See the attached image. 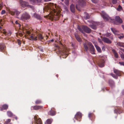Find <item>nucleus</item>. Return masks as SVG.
I'll use <instances>...</instances> for the list:
<instances>
[{
  "label": "nucleus",
  "mask_w": 124,
  "mask_h": 124,
  "mask_svg": "<svg viewBox=\"0 0 124 124\" xmlns=\"http://www.w3.org/2000/svg\"><path fill=\"white\" fill-rule=\"evenodd\" d=\"M56 5L55 4L54 6L53 3H50L48 4L46 8V10L49 11L50 13L46 17L47 18L51 20H57L59 19L61 15L60 11H57L54 8L56 9Z\"/></svg>",
  "instance_id": "1"
},
{
  "label": "nucleus",
  "mask_w": 124,
  "mask_h": 124,
  "mask_svg": "<svg viewBox=\"0 0 124 124\" xmlns=\"http://www.w3.org/2000/svg\"><path fill=\"white\" fill-rule=\"evenodd\" d=\"M58 45H55V51L58 54L61 55H66L67 56V48L63 45L60 41L59 42Z\"/></svg>",
  "instance_id": "2"
},
{
  "label": "nucleus",
  "mask_w": 124,
  "mask_h": 124,
  "mask_svg": "<svg viewBox=\"0 0 124 124\" xmlns=\"http://www.w3.org/2000/svg\"><path fill=\"white\" fill-rule=\"evenodd\" d=\"M84 46L85 51H87L89 48L90 52L92 54H95V49L92 43L90 42H86L84 43Z\"/></svg>",
  "instance_id": "3"
},
{
  "label": "nucleus",
  "mask_w": 124,
  "mask_h": 124,
  "mask_svg": "<svg viewBox=\"0 0 124 124\" xmlns=\"http://www.w3.org/2000/svg\"><path fill=\"white\" fill-rule=\"evenodd\" d=\"M78 29L82 33H83L85 32L87 33H90L91 31V30L90 28L85 25L82 26V28L80 27H78Z\"/></svg>",
  "instance_id": "4"
},
{
  "label": "nucleus",
  "mask_w": 124,
  "mask_h": 124,
  "mask_svg": "<svg viewBox=\"0 0 124 124\" xmlns=\"http://www.w3.org/2000/svg\"><path fill=\"white\" fill-rule=\"evenodd\" d=\"M88 0H79L78 3L79 5L77 4L76 5V8L78 10H79L80 8L79 7V5L80 6H82L85 5L86 3V1Z\"/></svg>",
  "instance_id": "5"
},
{
  "label": "nucleus",
  "mask_w": 124,
  "mask_h": 124,
  "mask_svg": "<svg viewBox=\"0 0 124 124\" xmlns=\"http://www.w3.org/2000/svg\"><path fill=\"white\" fill-rule=\"evenodd\" d=\"M101 15L104 20L105 21H108L110 20L111 19L103 11L102 12L101 14Z\"/></svg>",
  "instance_id": "6"
},
{
  "label": "nucleus",
  "mask_w": 124,
  "mask_h": 124,
  "mask_svg": "<svg viewBox=\"0 0 124 124\" xmlns=\"http://www.w3.org/2000/svg\"><path fill=\"white\" fill-rule=\"evenodd\" d=\"M30 18V16L27 13H23L21 17V19L23 21L27 20Z\"/></svg>",
  "instance_id": "7"
},
{
  "label": "nucleus",
  "mask_w": 124,
  "mask_h": 124,
  "mask_svg": "<svg viewBox=\"0 0 124 124\" xmlns=\"http://www.w3.org/2000/svg\"><path fill=\"white\" fill-rule=\"evenodd\" d=\"M116 21L114 22V23L116 25L118 24V23H122L123 21L118 16H116L115 17Z\"/></svg>",
  "instance_id": "8"
},
{
  "label": "nucleus",
  "mask_w": 124,
  "mask_h": 124,
  "mask_svg": "<svg viewBox=\"0 0 124 124\" xmlns=\"http://www.w3.org/2000/svg\"><path fill=\"white\" fill-rule=\"evenodd\" d=\"M82 117V114L80 112H78L75 115L74 118L77 120L80 121Z\"/></svg>",
  "instance_id": "9"
},
{
  "label": "nucleus",
  "mask_w": 124,
  "mask_h": 124,
  "mask_svg": "<svg viewBox=\"0 0 124 124\" xmlns=\"http://www.w3.org/2000/svg\"><path fill=\"white\" fill-rule=\"evenodd\" d=\"M20 2L21 6L22 8H25L28 5V2L24 1L22 0H20Z\"/></svg>",
  "instance_id": "10"
},
{
  "label": "nucleus",
  "mask_w": 124,
  "mask_h": 124,
  "mask_svg": "<svg viewBox=\"0 0 124 124\" xmlns=\"http://www.w3.org/2000/svg\"><path fill=\"white\" fill-rule=\"evenodd\" d=\"M105 62L103 59H100L98 61V64L99 66L101 67H102L104 66Z\"/></svg>",
  "instance_id": "11"
},
{
  "label": "nucleus",
  "mask_w": 124,
  "mask_h": 124,
  "mask_svg": "<svg viewBox=\"0 0 124 124\" xmlns=\"http://www.w3.org/2000/svg\"><path fill=\"white\" fill-rule=\"evenodd\" d=\"M114 112L115 113L120 114L123 112V110L122 109L121 107H116L115 108Z\"/></svg>",
  "instance_id": "12"
},
{
  "label": "nucleus",
  "mask_w": 124,
  "mask_h": 124,
  "mask_svg": "<svg viewBox=\"0 0 124 124\" xmlns=\"http://www.w3.org/2000/svg\"><path fill=\"white\" fill-rule=\"evenodd\" d=\"M34 118L35 121L34 124H42L41 120L40 118H39L38 119L37 116H35Z\"/></svg>",
  "instance_id": "13"
},
{
  "label": "nucleus",
  "mask_w": 124,
  "mask_h": 124,
  "mask_svg": "<svg viewBox=\"0 0 124 124\" xmlns=\"http://www.w3.org/2000/svg\"><path fill=\"white\" fill-rule=\"evenodd\" d=\"M42 106H40L35 105L32 106L31 107V110H38L42 108Z\"/></svg>",
  "instance_id": "14"
},
{
  "label": "nucleus",
  "mask_w": 124,
  "mask_h": 124,
  "mask_svg": "<svg viewBox=\"0 0 124 124\" xmlns=\"http://www.w3.org/2000/svg\"><path fill=\"white\" fill-rule=\"evenodd\" d=\"M88 116L92 122H93L94 121L95 116L93 114L89 113L88 114Z\"/></svg>",
  "instance_id": "15"
},
{
  "label": "nucleus",
  "mask_w": 124,
  "mask_h": 124,
  "mask_svg": "<svg viewBox=\"0 0 124 124\" xmlns=\"http://www.w3.org/2000/svg\"><path fill=\"white\" fill-rule=\"evenodd\" d=\"M102 39L103 41L106 43L108 44H111L112 43V41L111 40L106 37H104L102 38Z\"/></svg>",
  "instance_id": "16"
},
{
  "label": "nucleus",
  "mask_w": 124,
  "mask_h": 124,
  "mask_svg": "<svg viewBox=\"0 0 124 124\" xmlns=\"http://www.w3.org/2000/svg\"><path fill=\"white\" fill-rule=\"evenodd\" d=\"M5 44L3 43H1L0 44V52H3L5 49Z\"/></svg>",
  "instance_id": "17"
},
{
  "label": "nucleus",
  "mask_w": 124,
  "mask_h": 124,
  "mask_svg": "<svg viewBox=\"0 0 124 124\" xmlns=\"http://www.w3.org/2000/svg\"><path fill=\"white\" fill-rule=\"evenodd\" d=\"M10 13L12 15H15L17 16H18L20 13V12L17 10L14 11H11Z\"/></svg>",
  "instance_id": "18"
},
{
  "label": "nucleus",
  "mask_w": 124,
  "mask_h": 124,
  "mask_svg": "<svg viewBox=\"0 0 124 124\" xmlns=\"http://www.w3.org/2000/svg\"><path fill=\"white\" fill-rule=\"evenodd\" d=\"M30 1L32 4L39 3L41 2V0H30Z\"/></svg>",
  "instance_id": "19"
},
{
  "label": "nucleus",
  "mask_w": 124,
  "mask_h": 124,
  "mask_svg": "<svg viewBox=\"0 0 124 124\" xmlns=\"http://www.w3.org/2000/svg\"><path fill=\"white\" fill-rule=\"evenodd\" d=\"M108 83L109 86L112 88L115 86V83L114 81L111 79H109L108 80Z\"/></svg>",
  "instance_id": "20"
},
{
  "label": "nucleus",
  "mask_w": 124,
  "mask_h": 124,
  "mask_svg": "<svg viewBox=\"0 0 124 124\" xmlns=\"http://www.w3.org/2000/svg\"><path fill=\"white\" fill-rule=\"evenodd\" d=\"M97 25V24L96 23H94L90 25L89 26L92 29L95 30L96 28V26Z\"/></svg>",
  "instance_id": "21"
},
{
  "label": "nucleus",
  "mask_w": 124,
  "mask_h": 124,
  "mask_svg": "<svg viewBox=\"0 0 124 124\" xmlns=\"http://www.w3.org/2000/svg\"><path fill=\"white\" fill-rule=\"evenodd\" d=\"M114 72L118 76H121V72L119 70L116 69H114Z\"/></svg>",
  "instance_id": "22"
},
{
  "label": "nucleus",
  "mask_w": 124,
  "mask_h": 124,
  "mask_svg": "<svg viewBox=\"0 0 124 124\" xmlns=\"http://www.w3.org/2000/svg\"><path fill=\"white\" fill-rule=\"evenodd\" d=\"M3 31H4L3 32H2L5 35V36H10L11 33L9 31L8 32H7L6 31V30L5 29H3Z\"/></svg>",
  "instance_id": "23"
},
{
  "label": "nucleus",
  "mask_w": 124,
  "mask_h": 124,
  "mask_svg": "<svg viewBox=\"0 0 124 124\" xmlns=\"http://www.w3.org/2000/svg\"><path fill=\"white\" fill-rule=\"evenodd\" d=\"M75 38L77 40L78 42H80L81 41L82 39L78 35L77 33L75 34Z\"/></svg>",
  "instance_id": "24"
},
{
  "label": "nucleus",
  "mask_w": 124,
  "mask_h": 124,
  "mask_svg": "<svg viewBox=\"0 0 124 124\" xmlns=\"http://www.w3.org/2000/svg\"><path fill=\"white\" fill-rule=\"evenodd\" d=\"M70 9L71 11L74 13L75 12V8L74 5L72 4L70 6Z\"/></svg>",
  "instance_id": "25"
},
{
  "label": "nucleus",
  "mask_w": 124,
  "mask_h": 124,
  "mask_svg": "<svg viewBox=\"0 0 124 124\" xmlns=\"http://www.w3.org/2000/svg\"><path fill=\"white\" fill-rule=\"evenodd\" d=\"M52 121L53 119L51 118L48 119L45 122V124H51Z\"/></svg>",
  "instance_id": "26"
},
{
  "label": "nucleus",
  "mask_w": 124,
  "mask_h": 124,
  "mask_svg": "<svg viewBox=\"0 0 124 124\" xmlns=\"http://www.w3.org/2000/svg\"><path fill=\"white\" fill-rule=\"evenodd\" d=\"M29 38L31 40H36L37 39V37L36 36H35L34 35L30 36Z\"/></svg>",
  "instance_id": "27"
},
{
  "label": "nucleus",
  "mask_w": 124,
  "mask_h": 124,
  "mask_svg": "<svg viewBox=\"0 0 124 124\" xmlns=\"http://www.w3.org/2000/svg\"><path fill=\"white\" fill-rule=\"evenodd\" d=\"M8 108V106L7 105L4 104L2 106V108L0 109V110L2 111L3 109H6Z\"/></svg>",
  "instance_id": "28"
},
{
  "label": "nucleus",
  "mask_w": 124,
  "mask_h": 124,
  "mask_svg": "<svg viewBox=\"0 0 124 124\" xmlns=\"http://www.w3.org/2000/svg\"><path fill=\"white\" fill-rule=\"evenodd\" d=\"M34 17L38 19H41V17L39 15L37 14L36 13H34Z\"/></svg>",
  "instance_id": "29"
},
{
  "label": "nucleus",
  "mask_w": 124,
  "mask_h": 124,
  "mask_svg": "<svg viewBox=\"0 0 124 124\" xmlns=\"http://www.w3.org/2000/svg\"><path fill=\"white\" fill-rule=\"evenodd\" d=\"M94 46L97 51L99 53H101V50L100 47L96 44L94 45Z\"/></svg>",
  "instance_id": "30"
},
{
  "label": "nucleus",
  "mask_w": 124,
  "mask_h": 124,
  "mask_svg": "<svg viewBox=\"0 0 124 124\" xmlns=\"http://www.w3.org/2000/svg\"><path fill=\"white\" fill-rule=\"evenodd\" d=\"M112 51L113 52L114 55L115 56L116 58H118V55L116 51L114 49H112Z\"/></svg>",
  "instance_id": "31"
},
{
  "label": "nucleus",
  "mask_w": 124,
  "mask_h": 124,
  "mask_svg": "<svg viewBox=\"0 0 124 124\" xmlns=\"http://www.w3.org/2000/svg\"><path fill=\"white\" fill-rule=\"evenodd\" d=\"M117 45L120 46L124 47V43L122 42H118L117 43Z\"/></svg>",
  "instance_id": "32"
},
{
  "label": "nucleus",
  "mask_w": 124,
  "mask_h": 124,
  "mask_svg": "<svg viewBox=\"0 0 124 124\" xmlns=\"http://www.w3.org/2000/svg\"><path fill=\"white\" fill-rule=\"evenodd\" d=\"M49 114L50 115L54 116L55 115V112L54 111H53L51 110L50 111Z\"/></svg>",
  "instance_id": "33"
},
{
  "label": "nucleus",
  "mask_w": 124,
  "mask_h": 124,
  "mask_svg": "<svg viewBox=\"0 0 124 124\" xmlns=\"http://www.w3.org/2000/svg\"><path fill=\"white\" fill-rule=\"evenodd\" d=\"M111 31L115 34L116 35L118 34V31H116L115 29L111 28Z\"/></svg>",
  "instance_id": "34"
},
{
  "label": "nucleus",
  "mask_w": 124,
  "mask_h": 124,
  "mask_svg": "<svg viewBox=\"0 0 124 124\" xmlns=\"http://www.w3.org/2000/svg\"><path fill=\"white\" fill-rule=\"evenodd\" d=\"M11 121V120L10 119H8L6 120L5 121L4 124H12L11 123H10Z\"/></svg>",
  "instance_id": "35"
},
{
  "label": "nucleus",
  "mask_w": 124,
  "mask_h": 124,
  "mask_svg": "<svg viewBox=\"0 0 124 124\" xmlns=\"http://www.w3.org/2000/svg\"><path fill=\"white\" fill-rule=\"evenodd\" d=\"M38 39L39 40H41L43 39V37L42 35L41 34H39L38 35Z\"/></svg>",
  "instance_id": "36"
},
{
  "label": "nucleus",
  "mask_w": 124,
  "mask_h": 124,
  "mask_svg": "<svg viewBox=\"0 0 124 124\" xmlns=\"http://www.w3.org/2000/svg\"><path fill=\"white\" fill-rule=\"evenodd\" d=\"M102 4L103 5V6H102V5H101V6L102 7L104 8L105 6H108V5L109 4L108 3H107L106 2H103L102 3Z\"/></svg>",
  "instance_id": "37"
},
{
  "label": "nucleus",
  "mask_w": 124,
  "mask_h": 124,
  "mask_svg": "<svg viewBox=\"0 0 124 124\" xmlns=\"http://www.w3.org/2000/svg\"><path fill=\"white\" fill-rule=\"evenodd\" d=\"M85 15L84 16L85 18V19H89L90 18V16L89 14L87 13H86L85 14Z\"/></svg>",
  "instance_id": "38"
},
{
  "label": "nucleus",
  "mask_w": 124,
  "mask_h": 124,
  "mask_svg": "<svg viewBox=\"0 0 124 124\" xmlns=\"http://www.w3.org/2000/svg\"><path fill=\"white\" fill-rule=\"evenodd\" d=\"M7 114L8 115L9 117H11L13 116V114L11 111H8L7 112Z\"/></svg>",
  "instance_id": "39"
},
{
  "label": "nucleus",
  "mask_w": 124,
  "mask_h": 124,
  "mask_svg": "<svg viewBox=\"0 0 124 124\" xmlns=\"http://www.w3.org/2000/svg\"><path fill=\"white\" fill-rule=\"evenodd\" d=\"M117 10L118 11H120L122 10V8L120 5H119L117 8Z\"/></svg>",
  "instance_id": "40"
},
{
  "label": "nucleus",
  "mask_w": 124,
  "mask_h": 124,
  "mask_svg": "<svg viewBox=\"0 0 124 124\" xmlns=\"http://www.w3.org/2000/svg\"><path fill=\"white\" fill-rule=\"evenodd\" d=\"M42 103V101L40 100H37L35 102V103L36 104H39L41 103Z\"/></svg>",
  "instance_id": "41"
},
{
  "label": "nucleus",
  "mask_w": 124,
  "mask_h": 124,
  "mask_svg": "<svg viewBox=\"0 0 124 124\" xmlns=\"http://www.w3.org/2000/svg\"><path fill=\"white\" fill-rule=\"evenodd\" d=\"M110 75L114 78L116 79H117L118 78L117 76V75H115L114 74L111 73L110 74Z\"/></svg>",
  "instance_id": "42"
},
{
  "label": "nucleus",
  "mask_w": 124,
  "mask_h": 124,
  "mask_svg": "<svg viewBox=\"0 0 124 124\" xmlns=\"http://www.w3.org/2000/svg\"><path fill=\"white\" fill-rule=\"evenodd\" d=\"M124 37V36L123 34H120V35H118V38L120 39H123Z\"/></svg>",
  "instance_id": "43"
},
{
  "label": "nucleus",
  "mask_w": 124,
  "mask_h": 124,
  "mask_svg": "<svg viewBox=\"0 0 124 124\" xmlns=\"http://www.w3.org/2000/svg\"><path fill=\"white\" fill-rule=\"evenodd\" d=\"M15 23L18 26L20 27L21 26V24L19 23L18 21H16L15 22Z\"/></svg>",
  "instance_id": "44"
},
{
  "label": "nucleus",
  "mask_w": 124,
  "mask_h": 124,
  "mask_svg": "<svg viewBox=\"0 0 124 124\" xmlns=\"http://www.w3.org/2000/svg\"><path fill=\"white\" fill-rule=\"evenodd\" d=\"M38 48L39 49V50H40L41 51L43 52V49L42 48V47L40 46H39L38 47Z\"/></svg>",
  "instance_id": "45"
},
{
  "label": "nucleus",
  "mask_w": 124,
  "mask_h": 124,
  "mask_svg": "<svg viewBox=\"0 0 124 124\" xmlns=\"http://www.w3.org/2000/svg\"><path fill=\"white\" fill-rule=\"evenodd\" d=\"M112 2L113 4H116L117 3V0H112Z\"/></svg>",
  "instance_id": "46"
},
{
  "label": "nucleus",
  "mask_w": 124,
  "mask_h": 124,
  "mask_svg": "<svg viewBox=\"0 0 124 124\" xmlns=\"http://www.w3.org/2000/svg\"><path fill=\"white\" fill-rule=\"evenodd\" d=\"M27 7L28 8H32V9H34V7L33 6L29 5V4H28V5L27 6Z\"/></svg>",
  "instance_id": "47"
},
{
  "label": "nucleus",
  "mask_w": 124,
  "mask_h": 124,
  "mask_svg": "<svg viewBox=\"0 0 124 124\" xmlns=\"http://www.w3.org/2000/svg\"><path fill=\"white\" fill-rule=\"evenodd\" d=\"M92 2L94 3H96L99 1V0H92Z\"/></svg>",
  "instance_id": "48"
},
{
  "label": "nucleus",
  "mask_w": 124,
  "mask_h": 124,
  "mask_svg": "<svg viewBox=\"0 0 124 124\" xmlns=\"http://www.w3.org/2000/svg\"><path fill=\"white\" fill-rule=\"evenodd\" d=\"M120 57L122 59L124 60V55L123 54L121 55Z\"/></svg>",
  "instance_id": "49"
},
{
  "label": "nucleus",
  "mask_w": 124,
  "mask_h": 124,
  "mask_svg": "<svg viewBox=\"0 0 124 124\" xmlns=\"http://www.w3.org/2000/svg\"><path fill=\"white\" fill-rule=\"evenodd\" d=\"M111 34L110 33L108 32L106 34V36L107 37H108L110 36Z\"/></svg>",
  "instance_id": "50"
},
{
  "label": "nucleus",
  "mask_w": 124,
  "mask_h": 124,
  "mask_svg": "<svg viewBox=\"0 0 124 124\" xmlns=\"http://www.w3.org/2000/svg\"><path fill=\"white\" fill-rule=\"evenodd\" d=\"M3 7V4L2 3H0V10H1Z\"/></svg>",
  "instance_id": "51"
},
{
  "label": "nucleus",
  "mask_w": 124,
  "mask_h": 124,
  "mask_svg": "<svg viewBox=\"0 0 124 124\" xmlns=\"http://www.w3.org/2000/svg\"><path fill=\"white\" fill-rule=\"evenodd\" d=\"M119 64L121 65L124 66V62H119Z\"/></svg>",
  "instance_id": "52"
},
{
  "label": "nucleus",
  "mask_w": 124,
  "mask_h": 124,
  "mask_svg": "<svg viewBox=\"0 0 124 124\" xmlns=\"http://www.w3.org/2000/svg\"><path fill=\"white\" fill-rule=\"evenodd\" d=\"M6 13V11L4 10H3L1 12V14L2 15H3L5 14Z\"/></svg>",
  "instance_id": "53"
},
{
  "label": "nucleus",
  "mask_w": 124,
  "mask_h": 124,
  "mask_svg": "<svg viewBox=\"0 0 124 124\" xmlns=\"http://www.w3.org/2000/svg\"><path fill=\"white\" fill-rule=\"evenodd\" d=\"M119 49L121 51H123L124 52V49H123L121 48H119Z\"/></svg>",
  "instance_id": "54"
},
{
  "label": "nucleus",
  "mask_w": 124,
  "mask_h": 124,
  "mask_svg": "<svg viewBox=\"0 0 124 124\" xmlns=\"http://www.w3.org/2000/svg\"><path fill=\"white\" fill-rule=\"evenodd\" d=\"M26 32H27V33L28 34V35H29L30 34V32L29 31H27Z\"/></svg>",
  "instance_id": "55"
},
{
  "label": "nucleus",
  "mask_w": 124,
  "mask_h": 124,
  "mask_svg": "<svg viewBox=\"0 0 124 124\" xmlns=\"http://www.w3.org/2000/svg\"><path fill=\"white\" fill-rule=\"evenodd\" d=\"M105 47L104 46H103L102 47V49L103 51H104L105 50Z\"/></svg>",
  "instance_id": "56"
},
{
  "label": "nucleus",
  "mask_w": 124,
  "mask_h": 124,
  "mask_svg": "<svg viewBox=\"0 0 124 124\" xmlns=\"http://www.w3.org/2000/svg\"><path fill=\"white\" fill-rule=\"evenodd\" d=\"M98 40L99 41V42H100V43L102 42L101 40V39H98Z\"/></svg>",
  "instance_id": "57"
},
{
  "label": "nucleus",
  "mask_w": 124,
  "mask_h": 124,
  "mask_svg": "<svg viewBox=\"0 0 124 124\" xmlns=\"http://www.w3.org/2000/svg\"><path fill=\"white\" fill-rule=\"evenodd\" d=\"M54 40L53 39H52L51 40H50L49 41V42H53L54 41Z\"/></svg>",
  "instance_id": "58"
},
{
  "label": "nucleus",
  "mask_w": 124,
  "mask_h": 124,
  "mask_svg": "<svg viewBox=\"0 0 124 124\" xmlns=\"http://www.w3.org/2000/svg\"><path fill=\"white\" fill-rule=\"evenodd\" d=\"M18 44L19 45H20L21 44V43H20V41L19 40L18 41Z\"/></svg>",
  "instance_id": "59"
},
{
  "label": "nucleus",
  "mask_w": 124,
  "mask_h": 124,
  "mask_svg": "<svg viewBox=\"0 0 124 124\" xmlns=\"http://www.w3.org/2000/svg\"><path fill=\"white\" fill-rule=\"evenodd\" d=\"M51 0H44V1L45 2H47L51 1Z\"/></svg>",
  "instance_id": "60"
},
{
  "label": "nucleus",
  "mask_w": 124,
  "mask_h": 124,
  "mask_svg": "<svg viewBox=\"0 0 124 124\" xmlns=\"http://www.w3.org/2000/svg\"><path fill=\"white\" fill-rule=\"evenodd\" d=\"M14 118L16 120H17V118L16 116H15L14 117Z\"/></svg>",
  "instance_id": "61"
},
{
  "label": "nucleus",
  "mask_w": 124,
  "mask_h": 124,
  "mask_svg": "<svg viewBox=\"0 0 124 124\" xmlns=\"http://www.w3.org/2000/svg\"><path fill=\"white\" fill-rule=\"evenodd\" d=\"M20 35L21 36H22V34H21Z\"/></svg>",
  "instance_id": "62"
},
{
  "label": "nucleus",
  "mask_w": 124,
  "mask_h": 124,
  "mask_svg": "<svg viewBox=\"0 0 124 124\" xmlns=\"http://www.w3.org/2000/svg\"><path fill=\"white\" fill-rule=\"evenodd\" d=\"M56 76L57 77H58V75H56Z\"/></svg>",
  "instance_id": "63"
},
{
  "label": "nucleus",
  "mask_w": 124,
  "mask_h": 124,
  "mask_svg": "<svg viewBox=\"0 0 124 124\" xmlns=\"http://www.w3.org/2000/svg\"><path fill=\"white\" fill-rule=\"evenodd\" d=\"M2 27H1V26H0V29H1Z\"/></svg>",
  "instance_id": "64"
}]
</instances>
